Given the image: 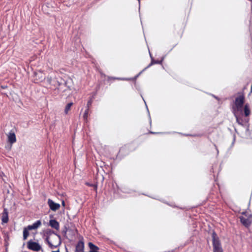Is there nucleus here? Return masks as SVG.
I'll return each mask as SVG.
<instances>
[{
  "mask_svg": "<svg viewBox=\"0 0 252 252\" xmlns=\"http://www.w3.org/2000/svg\"><path fill=\"white\" fill-rule=\"evenodd\" d=\"M88 246L90 249L89 252H99V248L92 242L88 243Z\"/></svg>",
  "mask_w": 252,
  "mask_h": 252,
  "instance_id": "nucleus-12",
  "label": "nucleus"
},
{
  "mask_svg": "<svg viewBox=\"0 0 252 252\" xmlns=\"http://www.w3.org/2000/svg\"><path fill=\"white\" fill-rule=\"evenodd\" d=\"M62 205H63V206H64V205H65V203H64V201H62Z\"/></svg>",
  "mask_w": 252,
  "mask_h": 252,
  "instance_id": "nucleus-24",
  "label": "nucleus"
},
{
  "mask_svg": "<svg viewBox=\"0 0 252 252\" xmlns=\"http://www.w3.org/2000/svg\"><path fill=\"white\" fill-rule=\"evenodd\" d=\"M244 113L245 116H249L251 113V111L249 107V105L247 103L244 106Z\"/></svg>",
  "mask_w": 252,
  "mask_h": 252,
  "instance_id": "nucleus-14",
  "label": "nucleus"
},
{
  "mask_svg": "<svg viewBox=\"0 0 252 252\" xmlns=\"http://www.w3.org/2000/svg\"><path fill=\"white\" fill-rule=\"evenodd\" d=\"M89 108H87V109L85 110V111L84 113V115H83V118L85 121H87V118H88V113H89Z\"/></svg>",
  "mask_w": 252,
  "mask_h": 252,
  "instance_id": "nucleus-18",
  "label": "nucleus"
},
{
  "mask_svg": "<svg viewBox=\"0 0 252 252\" xmlns=\"http://www.w3.org/2000/svg\"><path fill=\"white\" fill-rule=\"evenodd\" d=\"M217 153L218 154V153H219V151H218V149H217Z\"/></svg>",
  "mask_w": 252,
  "mask_h": 252,
  "instance_id": "nucleus-26",
  "label": "nucleus"
},
{
  "mask_svg": "<svg viewBox=\"0 0 252 252\" xmlns=\"http://www.w3.org/2000/svg\"><path fill=\"white\" fill-rule=\"evenodd\" d=\"M47 81L49 84L59 89L61 84L57 80H56L55 77L52 75H49L47 78Z\"/></svg>",
  "mask_w": 252,
  "mask_h": 252,
  "instance_id": "nucleus-5",
  "label": "nucleus"
},
{
  "mask_svg": "<svg viewBox=\"0 0 252 252\" xmlns=\"http://www.w3.org/2000/svg\"><path fill=\"white\" fill-rule=\"evenodd\" d=\"M241 222L245 226L248 227L252 223V216L246 217V216H241L240 217Z\"/></svg>",
  "mask_w": 252,
  "mask_h": 252,
  "instance_id": "nucleus-6",
  "label": "nucleus"
},
{
  "mask_svg": "<svg viewBox=\"0 0 252 252\" xmlns=\"http://www.w3.org/2000/svg\"><path fill=\"white\" fill-rule=\"evenodd\" d=\"M246 213H243V215H245Z\"/></svg>",
  "mask_w": 252,
  "mask_h": 252,
  "instance_id": "nucleus-27",
  "label": "nucleus"
},
{
  "mask_svg": "<svg viewBox=\"0 0 252 252\" xmlns=\"http://www.w3.org/2000/svg\"><path fill=\"white\" fill-rule=\"evenodd\" d=\"M27 246L29 249L35 252H38L41 249V246L38 243L32 241H30L28 242Z\"/></svg>",
  "mask_w": 252,
  "mask_h": 252,
  "instance_id": "nucleus-4",
  "label": "nucleus"
},
{
  "mask_svg": "<svg viewBox=\"0 0 252 252\" xmlns=\"http://www.w3.org/2000/svg\"><path fill=\"white\" fill-rule=\"evenodd\" d=\"M48 204L50 208V209L53 211H56L58 210L60 207V204L59 203H56L54 202L51 199H48Z\"/></svg>",
  "mask_w": 252,
  "mask_h": 252,
  "instance_id": "nucleus-7",
  "label": "nucleus"
},
{
  "mask_svg": "<svg viewBox=\"0 0 252 252\" xmlns=\"http://www.w3.org/2000/svg\"><path fill=\"white\" fill-rule=\"evenodd\" d=\"M49 223H50V226L52 227H53L57 230L59 229V223L57 220H50Z\"/></svg>",
  "mask_w": 252,
  "mask_h": 252,
  "instance_id": "nucleus-13",
  "label": "nucleus"
},
{
  "mask_svg": "<svg viewBox=\"0 0 252 252\" xmlns=\"http://www.w3.org/2000/svg\"><path fill=\"white\" fill-rule=\"evenodd\" d=\"M8 212L7 209L4 208L2 213L1 221L2 224L6 223L8 221Z\"/></svg>",
  "mask_w": 252,
  "mask_h": 252,
  "instance_id": "nucleus-9",
  "label": "nucleus"
},
{
  "mask_svg": "<svg viewBox=\"0 0 252 252\" xmlns=\"http://www.w3.org/2000/svg\"><path fill=\"white\" fill-rule=\"evenodd\" d=\"M72 105H73V103L72 102H70V103H68L65 106V109H64V113L65 114H68V112L70 110V108L72 106Z\"/></svg>",
  "mask_w": 252,
  "mask_h": 252,
  "instance_id": "nucleus-15",
  "label": "nucleus"
},
{
  "mask_svg": "<svg viewBox=\"0 0 252 252\" xmlns=\"http://www.w3.org/2000/svg\"><path fill=\"white\" fill-rule=\"evenodd\" d=\"M212 239L213 252H223L219 239L214 232L212 233Z\"/></svg>",
  "mask_w": 252,
  "mask_h": 252,
  "instance_id": "nucleus-3",
  "label": "nucleus"
},
{
  "mask_svg": "<svg viewBox=\"0 0 252 252\" xmlns=\"http://www.w3.org/2000/svg\"><path fill=\"white\" fill-rule=\"evenodd\" d=\"M41 224V222L40 220H38L33 223L32 225H30L28 226V229L29 230H32L35 229L39 227Z\"/></svg>",
  "mask_w": 252,
  "mask_h": 252,
  "instance_id": "nucleus-11",
  "label": "nucleus"
},
{
  "mask_svg": "<svg viewBox=\"0 0 252 252\" xmlns=\"http://www.w3.org/2000/svg\"><path fill=\"white\" fill-rule=\"evenodd\" d=\"M42 73L41 72H40H40H36V73H35V75L36 76L38 75V76H39L40 74H41V75L42 74Z\"/></svg>",
  "mask_w": 252,
  "mask_h": 252,
  "instance_id": "nucleus-21",
  "label": "nucleus"
},
{
  "mask_svg": "<svg viewBox=\"0 0 252 252\" xmlns=\"http://www.w3.org/2000/svg\"><path fill=\"white\" fill-rule=\"evenodd\" d=\"M7 139L8 141L11 144H12L16 141V138L15 133L11 130L7 134Z\"/></svg>",
  "mask_w": 252,
  "mask_h": 252,
  "instance_id": "nucleus-8",
  "label": "nucleus"
},
{
  "mask_svg": "<svg viewBox=\"0 0 252 252\" xmlns=\"http://www.w3.org/2000/svg\"><path fill=\"white\" fill-rule=\"evenodd\" d=\"M113 79H118V80H126L125 79H122L120 78H112Z\"/></svg>",
  "mask_w": 252,
  "mask_h": 252,
  "instance_id": "nucleus-22",
  "label": "nucleus"
},
{
  "mask_svg": "<svg viewBox=\"0 0 252 252\" xmlns=\"http://www.w3.org/2000/svg\"><path fill=\"white\" fill-rule=\"evenodd\" d=\"M84 244L83 242L79 241L76 246L75 252H84Z\"/></svg>",
  "mask_w": 252,
  "mask_h": 252,
  "instance_id": "nucleus-10",
  "label": "nucleus"
},
{
  "mask_svg": "<svg viewBox=\"0 0 252 252\" xmlns=\"http://www.w3.org/2000/svg\"><path fill=\"white\" fill-rule=\"evenodd\" d=\"M244 102L245 96L243 94L239 95L236 98L235 100V106L233 107V113L234 115H236V113H242Z\"/></svg>",
  "mask_w": 252,
  "mask_h": 252,
  "instance_id": "nucleus-1",
  "label": "nucleus"
},
{
  "mask_svg": "<svg viewBox=\"0 0 252 252\" xmlns=\"http://www.w3.org/2000/svg\"><path fill=\"white\" fill-rule=\"evenodd\" d=\"M45 79L44 76H41V80H42V79Z\"/></svg>",
  "mask_w": 252,
  "mask_h": 252,
  "instance_id": "nucleus-23",
  "label": "nucleus"
},
{
  "mask_svg": "<svg viewBox=\"0 0 252 252\" xmlns=\"http://www.w3.org/2000/svg\"><path fill=\"white\" fill-rule=\"evenodd\" d=\"M29 229L27 228H25L23 230V239L24 240H26L27 237H28L29 233L28 232Z\"/></svg>",
  "mask_w": 252,
  "mask_h": 252,
  "instance_id": "nucleus-16",
  "label": "nucleus"
},
{
  "mask_svg": "<svg viewBox=\"0 0 252 252\" xmlns=\"http://www.w3.org/2000/svg\"><path fill=\"white\" fill-rule=\"evenodd\" d=\"M52 252H60L59 250L56 251H53Z\"/></svg>",
  "mask_w": 252,
  "mask_h": 252,
  "instance_id": "nucleus-25",
  "label": "nucleus"
},
{
  "mask_svg": "<svg viewBox=\"0 0 252 252\" xmlns=\"http://www.w3.org/2000/svg\"><path fill=\"white\" fill-rule=\"evenodd\" d=\"M160 63V62H158V61H156V62L152 61L151 63L149 65V66H150L151 64H154V63Z\"/></svg>",
  "mask_w": 252,
  "mask_h": 252,
  "instance_id": "nucleus-20",
  "label": "nucleus"
},
{
  "mask_svg": "<svg viewBox=\"0 0 252 252\" xmlns=\"http://www.w3.org/2000/svg\"><path fill=\"white\" fill-rule=\"evenodd\" d=\"M92 103V99H91L90 100H89L88 101V103H87V108L89 109L90 106L91 105Z\"/></svg>",
  "mask_w": 252,
  "mask_h": 252,
  "instance_id": "nucleus-19",
  "label": "nucleus"
},
{
  "mask_svg": "<svg viewBox=\"0 0 252 252\" xmlns=\"http://www.w3.org/2000/svg\"><path fill=\"white\" fill-rule=\"evenodd\" d=\"M236 118L237 122L240 125H243V120L241 118H239L238 116V113H236V115H235Z\"/></svg>",
  "mask_w": 252,
  "mask_h": 252,
  "instance_id": "nucleus-17",
  "label": "nucleus"
},
{
  "mask_svg": "<svg viewBox=\"0 0 252 252\" xmlns=\"http://www.w3.org/2000/svg\"><path fill=\"white\" fill-rule=\"evenodd\" d=\"M46 241L51 249L59 247L61 244V237L57 234H54L46 238Z\"/></svg>",
  "mask_w": 252,
  "mask_h": 252,
  "instance_id": "nucleus-2",
  "label": "nucleus"
}]
</instances>
